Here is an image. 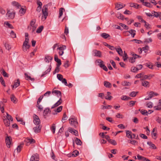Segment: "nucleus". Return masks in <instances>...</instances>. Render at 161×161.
<instances>
[{"mask_svg":"<svg viewBox=\"0 0 161 161\" xmlns=\"http://www.w3.org/2000/svg\"><path fill=\"white\" fill-rule=\"evenodd\" d=\"M10 98L11 101L14 103H17V101H16V98L14 94L11 95Z\"/></svg>","mask_w":161,"mask_h":161,"instance_id":"obj_33","label":"nucleus"},{"mask_svg":"<svg viewBox=\"0 0 161 161\" xmlns=\"http://www.w3.org/2000/svg\"><path fill=\"white\" fill-rule=\"evenodd\" d=\"M101 36L104 39H107V38L110 36V35L108 34L105 33H102L101 34Z\"/></svg>","mask_w":161,"mask_h":161,"instance_id":"obj_34","label":"nucleus"},{"mask_svg":"<svg viewBox=\"0 0 161 161\" xmlns=\"http://www.w3.org/2000/svg\"><path fill=\"white\" fill-rule=\"evenodd\" d=\"M127 32H129L130 34L131 35L132 37H134L136 35V31L134 30H130Z\"/></svg>","mask_w":161,"mask_h":161,"instance_id":"obj_31","label":"nucleus"},{"mask_svg":"<svg viewBox=\"0 0 161 161\" xmlns=\"http://www.w3.org/2000/svg\"><path fill=\"white\" fill-rule=\"evenodd\" d=\"M93 53L94 54V56L99 57H101V53L100 51L97 50H94L93 51Z\"/></svg>","mask_w":161,"mask_h":161,"instance_id":"obj_15","label":"nucleus"},{"mask_svg":"<svg viewBox=\"0 0 161 161\" xmlns=\"http://www.w3.org/2000/svg\"><path fill=\"white\" fill-rule=\"evenodd\" d=\"M33 130H34V131L35 133H38L41 131V127L40 125H39L37 127L36 126V127H34L33 128Z\"/></svg>","mask_w":161,"mask_h":161,"instance_id":"obj_24","label":"nucleus"},{"mask_svg":"<svg viewBox=\"0 0 161 161\" xmlns=\"http://www.w3.org/2000/svg\"><path fill=\"white\" fill-rule=\"evenodd\" d=\"M20 85V82L19 79H17L16 80H15L14 82V85H12V88H14V87L15 88L17 87Z\"/></svg>","mask_w":161,"mask_h":161,"instance_id":"obj_18","label":"nucleus"},{"mask_svg":"<svg viewBox=\"0 0 161 161\" xmlns=\"http://www.w3.org/2000/svg\"><path fill=\"white\" fill-rule=\"evenodd\" d=\"M137 18L140 20V21L142 22H146V21L143 20L140 16H137Z\"/></svg>","mask_w":161,"mask_h":161,"instance_id":"obj_62","label":"nucleus"},{"mask_svg":"<svg viewBox=\"0 0 161 161\" xmlns=\"http://www.w3.org/2000/svg\"><path fill=\"white\" fill-rule=\"evenodd\" d=\"M64 9L63 8H60L59 11V15L58 16V18H60L62 16L63 14V11H64Z\"/></svg>","mask_w":161,"mask_h":161,"instance_id":"obj_38","label":"nucleus"},{"mask_svg":"<svg viewBox=\"0 0 161 161\" xmlns=\"http://www.w3.org/2000/svg\"><path fill=\"white\" fill-rule=\"evenodd\" d=\"M144 5L148 7H152V5L150 3L146 2H144Z\"/></svg>","mask_w":161,"mask_h":161,"instance_id":"obj_57","label":"nucleus"},{"mask_svg":"<svg viewBox=\"0 0 161 161\" xmlns=\"http://www.w3.org/2000/svg\"><path fill=\"white\" fill-rule=\"evenodd\" d=\"M149 48V47L148 46H146L145 47H143L142 48V49H140V51H141V53L142 52V51H144L145 53H146L147 52Z\"/></svg>","mask_w":161,"mask_h":161,"instance_id":"obj_40","label":"nucleus"},{"mask_svg":"<svg viewBox=\"0 0 161 161\" xmlns=\"http://www.w3.org/2000/svg\"><path fill=\"white\" fill-rule=\"evenodd\" d=\"M132 132L130 130H127L126 131V136L129 138L132 139L133 136H132Z\"/></svg>","mask_w":161,"mask_h":161,"instance_id":"obj_22","label":"nucleus"},{"mask_svg":"<svg viewBox=\"0 0 161 161\" xmlns=\"http://www.w3.org/2000/svg\"><path fill=\"white\" fill-rule=\"evenodd\" d=\"M57 77L58 80L60 81L62 80L63 79L62 75L60 74H57Z\"/></svg>","mask_w":161,"mask_h":161,"instance_id":"obj_56","label":"nucleus"},{"mask_svg":"<svg viewBox=\"0 0 161 161\" xmlns=\"http://www.w3.org/2000/svg\"><path fill=\"white\" fill-rule=\"evenodd\" d=\"M5 47L6 49L9 50L11 48V47L10 45H9L8 43H5L4 44Z\"/></svg>","mask_w":161,"mask_h":161,"instance_id":"obj_50","label":"nucleus"},{"mask_svg":"<svg viewBox=\"0 0 161 161\" xmlns=\"http://www.w3.org/2000/svg\"><path fill=\"white\" fill-rule=\"evenodd\" d=\"M62 102V100L61 99V97H60L59 99L57 102L55 104H54L51 107V108H53L55 107H57L58 105H60Z\"/></svg>","mask_w":161,"mask_h":161,"instance_id":"obj_12","label":"nucleus"},{"mask_svg":"<svg viewBox=\"0 0 161 161\" xmlns=\"http://www.w3.org/2000/svg\"><path fill=\"white\" fill-rule=\"evenodd\" d=\"M104 86L106 87L111 88V84L109 82L105 81L104 82Z\"/></svg>","mask_w":161,"mask_h":161,"instance_id":"obj_35","label":"nucleus"},{"mask_svg":"<svg viewBox=\"0 0 161 161\" xmlns=\"http://www.w3.org/2000/svg\"><path fill=\"white\" fill-rule=\"evenodd\" d=\"M11 137L10 136H7L5 139V141L7 146L8 148L10 147V145L11 144Z\"/></svg>","mask_w":161,"mask_h":161,"instance_id":"obj_9","label":"nucleus"},{"mask_svg":"<svg viewBox=\"0 0 161 161\" xmlns=\"http://www.w3.org/2000/svg\"><path fill=\"white\" fill-rule=\"evenodd\" d=\"M25 141L26 142V145L28 146L30 144L32 143H34L35 142V140L32 138H27Z\"/></svg>","mask_w":161,"mask_h":161,"instance_id":"obj_11","label":"nucleus"},{"mask_svg":"<svg viewBox=\"0 0 161 161\" xmlns=\"http://www.w3.org/2000/svg\"><path fill=\"white\" fill-rule=\"evenodd\" d=\"M51 112L50 110L48 108H46L45 109L43 112V115L45 118H46V116L49 113Z\"/></svg>","mask_w":161,"mask_h":161,"instance_id":"obj_16","label":"nucleus"},{"mask_svg":"<svg viewBox=\"0 0 161 161\" xmlns=\"http://www.w3.org/2000/svg\"><path fill=\"white\" fill-rule=\"evenodd\" d=\"M70 124L72 126L76 128L78 125V123L76 119L71 117L69 119Z\"/></svg>","mask_w":161,"mask_h":161,"instance_id":"obj_3","label":"nucleus"},{"mask_svg":"<svg viewBox=\"0 0 161 161\" xmlns=\"http://www.w3.org/2000/svg\"><path fill=\"white\" fill-rule=\"evenodd\" d=\"M7 119H8L9 121H13V119L12 116L9 114L8 113H7Z\"/></svg>","mask_w":161,"mask_h":161,"instance_id":"obj_48","label":"nucleus"},{"mask_svg":"<svg viewBox=\"0 0 161 161\" xmlns=\"http://www.w3.org/2000/svg\"><path fill=\"white\" fill-rule=\"evenodd\" d=\"M116 17L119 19L123 20L124 19V16L120 13H118L116 15Z\"/></svg>","mask_w":161,"mask_h":161,"instance_id":"obj_41","label":"nucleus"},{"mask_svg":"<svg viewBox=\"0 0 161 161\" xmlns=\"http://www.w3.org/2000/svg\"><path fill=\"white\" fill-rule=\"evenodd\" d=\"M62 108L63 106H60L57 108L56 110L55 111V112H57L58 113L60 112L62 110Z\"/></svg>","mask_w":161,"mask_h":161,"instance_id":"obj_64","label":"nucleus"},{"mask_svg":"<svg viewBox=\"0 0 161 161\" xmlns=\"http://www.w3.org/2000/svg\"><path fill=\"white\" fill-rule=\"evenodd\" d=\"M116 51L121 56H123V51L121 48L119 47L118 48L115 49Z\"/></svg>","mask_w":161,"mask_h":161,"instance_id":"obj_30","label":"nucleus"},{"mask_svg":"<svg viewBox=\"0 0 161 161\" xmlns=\"http://www.w3.org/2000/svg\"><path fill=\"white\" fill-rule=\"evenodd\" d=\"M55 125L54 124H52V126L50 128V129L53 134L55 132Z\"/></svg>","mask_w":161,"mask_h":161,"instance_id":"obj_45","label":"nucleus"},{"mask_svg":"<svg viewBox=\"0 0 161 161\" xmlns=\"http://www.w3.org/2000/svg\"><path fill=\"white\" fill-rule=\"evenodd\" d=\"M4 24L8 26V27L10 29H13V26L8 22L6 21L4 22Z\"/></svg>","mask_w":161,"mask_h":161,"instance_id":"obj_51","label":"nucleus"},{"mask_svg":"<svg viewBox=\"0 0 161 161\" xmlns=\"http://www.w3.org/2000/svg\"><path fill=\"white\" fill-rule=\"evenodd\" d=\"M3 122L6 126H9L10 124V121L5 119H4Z\"/></svg>","mask_w":161,"mask_h":161,"instance_id":"obj_44","label":"nucleus"},{"mask_svg":"<svg viewBox=\"0 0 161 161\" xmlns=\"http://www.w3.org/2000/svg\"><path fill=\"white\" fill-rule=\"evenodd\" d=\"M54 60L58 63L57 65L60 66L61 64V60L58 58V56L57 55H55L54 56Z\"/></svg>","mask_w":161,"mask_h":161,"instance_id":"obj_17","label":"nucleus"},{"mask_svg":"<svg viewBox=\"0 0 161 161\" xmlns=\"http://www.w3.org/2000/svg\"><path fill=\"white\" fill-rule=\"evenodd\" d=\"M1 74L5 77H8V74L3 69H2L1 70Z\"/></svg>","mask_w":161,"mask_h":161,"instance_id":"obj_32","label":"nucleus"},{"mask_svg":"<svg viewBox=\"0 0 161 161\" xmlns=\"http://www.w3.org/2000/svg\"><path fill=\"white\" fill-rule=\"evenodd\" d=\"M121 99L124 100H128L131 99V98L126 96H123L121 98Z\"/></svg>","mask_w":161,"mask_h":161,"instance_id":"obj_46","label":"nucleus"},{"mask_svg":"<svg viewBox=\"0 0 161 161\" xmlns=\"http://www.w3.org/2000/svg\"><path fill=\"white\" fill-rule=\"evenodd\" d=\"M16 118L17 121L21 122L20 123L23 125H25V122L23 121L22 118H19V117H16Z\"/></svg>","mask_w":161,"mask_h":161,"instance_id":"obj_39","label":"nucleus"},{"mask_svg":"<svg viewBox=\"0 0 161 161\" xmlns=\"http://www.w3.org/2000/svg\"><path fill=\"white\" fill-rule=\"evenodd\" d=\"M31 45L29 44L28 43H23V46H22V48L24 52H25L27 50V49L29 48L30 47Z\"/></svg>","mask_w":161,"mask_h":161,"instance_id":"obj_10","label":"nucleus"},{"mask_svg":"<svg viewBox=\"0 0 161 161\" xmlns=\"http://www.w3.org/2000/svg\"><path fill=\"white\" fill-rule=\"evenodd\" d=\"M14 12L11 11L9 10H8L6 16L8 19H13L14 17Z\"/></svg>","mask_w":161,"mask_h":161,"instance_id":"obj_4","label":"nucleus"},{"mask_svg":"<svg viewBox=\"0 0 161 161\" xmlns=\"http://www.w3.org/2000/svg\"><path fill=\"white\" fill-rule=\"evenodd\" d=\"M123 58L124 61H125L128 58L127 54L125 51H124V55L123 56Z\"/></svg>","mask_w":161,"mask_h":161,"instance_id":"obj_54","label":"nucleus"},{"mask_svg":"<svg viewBox=\"0 0 161 161\" xmlns=\"http://www.w3.org/2000/svg\"><path fill=\"white\" fill-rule=\"evenodd\" d=\"M69 66V61L68 60L66 61L64 64V67L65 68L68 67Z\"/></svg>","mask_w":161,"mask_h":161,"instance_id":"obj_58","label":"nucleus"},{"mask_svg":"<svg viewBox=\"0 0 161 161\" xmlns=\"http://www.w3.org/2000/svg\"><path fill=\"white\" fill-rule=\"evenodd\" d=\"M59 66H58V65H57V67L56 68L55 70L53 72V74H56V73H58L59 71Z\"/></svg>","mask_w":161,"mask_h":161,"instance_id":"obj_61","label":"nucleus"},{"mask_svg":"<svg viewBox=\"0 0 161 161\" xmlns=\"http://www.w3.org/2000/svg\"><path fill=\"white\" fill-rule=\"evenodd\" d=\"M139 111H140L141 114L143 115H147L149 113L145 109H139Z\"/></svg>","mask_w":161,"mask_h":161,"instance_id":"obj_26","label":"nucleus"},{"mask_svg":"<svg viewBox=\"0 0 161 161\" xmlns=\"http://www.w3.org/2000/svg\"><path fill=\"white\" fill-rule=\"evenodd\" d=\"M142 85L144 87H149V83L147 81L144 80L142 82Z\"/></svg>","mask_w":161,"mask_h":161,"instance_id":"obj_29","label":"nucleus"},{"mask_svg":"<svg viewBox=\"0 0 161 161\" xmlns=\"http://www.w3.org/2000/svg\"><path fill=\"white\" fill-rule=\"evenodd\" d=\"M53 94H55L56 95H57L58 97H62V93L61 92L58 90H53L52 92Z\"/></svg>","mask_w":161,"mask_h":161,"instance_id":"obj_14","label":"nucleus"},{"mask_svg":"<svg viewBox=\"0 0 161 161\" xmlns=\"http://www.w3.org/2000/svg\"><path fill=\"white\" fill-rule=\"evenodd\" d=\"M141 57L139 55L135 54L133 55V56L130 57L129 59V62L131 63H133L135 62V59L137 58H140Z\"/></svg>","mask_w":161,"mask_h":161,"instance_id":"obj_7","label":"nucleus"},{"mask_svg":"<svg viewBox=\"0 0 161 161\" xmlns=\"http://www.w3.org/2000/svg\"><path fill=\"white\" fill-rule=\"evenodd\" d=\"M119 25L125 29L128 30L129 29L128 27L124 24L121 23Z\"/></svg>","mask_w":161,"mask_h":161,"instance_id":"obj_60","label":"nucleus"},{"mask_svg":"<svg viewBox=\"0 0 161 161\" xmlns=\"http://www.w3.org/2000/svg\"><path fill=\"white\" fill-rule=\"evenodd\" d=\"M130 6L137 9L139 8L140 7L139 5L135 3H130Z\"/></svg>","mask_w":161,"mask_h":161,"instance_id":"obj_27","label":"nucleus"},{"mask_svg":"<svg viewBox=\"0 0 161 161\" xmlns=\"http://www.w3.org/2000/svg\"><path fill=\"white\" fill-rule=\"evenodd\" d=\"M110 62L111 64L112 65L114 68L115 69L117 68V67L116 66L115 63L113 60H111L110 61Z\"/></svg>","mask_w":161,"mask_h":161,"instance_id":"obj_63","label":"nucleus"},{"mask_svg":"<svg viewBox=\"0 0 161 161\" xmlns=\"http://www.w3.org/2000/svg\"><path fill=\"white\" fill-rule=\"evenodd\" d=\"M10 36L11 37L13 38H14L16 37V35L14 31H12L10 33Z\"/></svg>","mask_w":161,"mask_h":161,"instance_id":"obj_59","label":"nucleus"},{"mask_svg":"<svg viewBox=\"0 0 161 161\" xmlns=\"http://www.w3.org/2000/svg\"><path fill=\"white\" fill-rule=\"evenodd\" d=\"M42 20L44 21L47 18L48 16V6L47 5H44L42 10Z\"/></svg>","mask_w":161,"mask_h":161,"instance_id":"obj_1","label":"nucleus"},{"mask_svg":"<svg viewBox=\"0 0 161 161\" xmlns=\"http://www.w3.org/2000/svg\"><path fill=\"white\" fill-rule=\"evenodd\" d=\"M137 159L141 161H150L149 159L143 156L140 155L139 154L137 155Z\"/></svg>","mask_w":161,"mask_h":161,"instance_id":"obj_13","label":"nucleus"},{"mask_svg":"<svg viewBox=\"0 0 161 161\" xmlns=\"http://www.w3.org/2000/svg\"><path fill=\"white\" fill-rule=\"evenodd\" d=\"M107 93L108 95L106 96L105 99L109 100H111L112 98V97L110 95L111 94V92H107Z\"/></svg>","mask_w":161,"mask_h":161,"instance_id":"obj_37","label":"nucleus"},{"mask_svg":"<svg viewBox=\"0 0 161 161\" xmlns=\"http://www.w3.org/2000/svg\"><path fill=\"white\" fill-rule=\"evenodd\" d=\"M12 4L17 8H20L21 7L20 5L16 1H13L11 3Z\"/></svg>","mask_w":161,"mask_h":161,"instance_id":"obj_21","label":"nucleus"},{"mask_svg":"<svg viewBox=\"0 0 161 161\" xmlns=\"http://www.w3.org/2000/svg\"><path fill=\"white\" fill-rule=\"evenodd\" d=\"M157 131V128H154L153 129V130L152 131V137L154 139H156V136L157 135L156 133H154V131Z\"/></svg>","mask_w":161,"mask_h":161,"instance_id":"obj_25","label":"nucleus"},{"mask_svg":"<svg viewBox=\"0 0 161 161\" xmlns=\"http://www.w3.org/2000/svg\"><path fill=\"white\" fill-rule=\"evenodd\" d=\"M75 142H76V143L77 145H81L82 144V142H81V140L80 139H79L77 138H76V140H75Z\"/></svg>","mask_w":161,"mask_h":161,"instance_id":"obj_47","label":"nucleus"},{"mask_svg":"<svg viewBox=\"0 0 161 161\" xmlns=\"http://www.w3.org/2000/svg\"><path fill=\"white\" fill-rule=\"evenodd\" d=\"M79 154V152L76 150H75L72 153L70 157H75L78 155Z\"/></svg>","mask_w":161,"mask_h":161,"instance_id":"obj_36","label":"nucleus"},{"mask_svg":"<svg viewBox=\"0 0 161 161\" xmlns=\"http://www.w3.org/2000/svg\"><path fill=\"white\" fill-rule=\"evenodd\" d=\"M43 26L42 25H41L37 29L36 32L38 33H40L42 31L43 29Z\"/></svg>","mask_w":161,"mask_h":161,"instance_id":"obj_43","label":"nucleus"},{"mask_svg":"<svg viewBox=\"0 0 161 161\" xmlns=\"http://www.w3.org/2000/svg\"><path fill=\"white\" fill-rule=\"evenodd\" d=\"M53 58L52 57H51L48 55H46L45 57L44 60L46 62L49 63L50 62Z\"/></svg>","mask_w":161,"mask_h":161,"instance_id":"obj_19","label":"nucleus"},{"mask_svg":"<svg viewBox=\"0 0 161 161\" xmlns=\"http://www.w3.org/2000/svg\"><path fill=\"white\" fill-rule=\"evenodd\" d=\"M36 21L35 19H32L30 22V25L32 27V32L34 31L37 27V25H35Z\"/></svg>","mask_w":161,"mask_h":161,"instance_id":"obj_6","label":"nucleus"},{"mask_svg":"<svg viewBox=\"0 0 161 161\" xmlns=\"http://www.w3.org/2000/svg\"><path fill=\"white\" fill-rule=\"evenodd\" d=\"M96 62L97 63L98 66H99L100 68H102L104 70L106 71H108V69L107 67L104 64V62L102 60L100 59H97Z\"/></svg>","mask_w":161,"mask_h":161,"instance_id":"obj_2","label":"nucleus"},{"mask_svg":"<svg viewBox=\"0 0 161 161\" xmlns=\"http://www.w3.org/2000/svg\"><path fill=\"white\" fill-rule=\"evenodd\" d=\"M147 144L150 146L151 148L153 149H156V148L155 145L153 144L151 142H148Z\"/></svg>","mask_w":161,"mask_h":161,"instance_id":"obj_28","label":"nucleus"},{"mask_svg":"<svg viewBox=\"0 0 161 161\" xmlns=\"http://www.w3.org/2000/svg\"><path fill=\"white\" fill-rule=\"evenodd\" d=\"M51 66H50L48 69H47L46 71L43 72V73L41 75V77H43L47 73H49L51 71Z\"/></svg>","mask_w":161,"mask_h":161,"instance_id":"obj_23","label":"nucleus"},{"mask_svg":"<svg viewBox=\"0 0 161 161\" xmlns=\"http://www.w3.org/2000/svg\"><path fill=\"white\" fill-rule=\"evenodd\" d=\"M24 145V143H21L20 144H19V146H18L17 148L14 151V152L16 150L17 151V153H19L20 152L21 149L22 148L23 146Z\"/></svg>","mask_w":161,"mask_h":161,"instance_id":"obj_20","label":"nucleus"},{"mask_svg":"<svg viewBox=\"0 0 161 161\" xmlns=\"http://www.w3.org/2000/svg\"><path fill=\"white\" fill-rule=\"evenodd\" d=\"M108 142L114 145H115L117 144L116 142L114 140L110 139Z\"/></svg>","mask_w":161,"mask_h":161,"instance_id":"obj_52","label":"nucleus"},{"mask_svg":"<svg viewBox=\"0 0 161 161\" xmlns=\"http://www.w3.org/2000/svg\"><path fill=\"white\" fill-rule=\"evenodd\" d=\"M123 7V5L121 4L116 3L115 4V8L117 10L122 8Z\"/></svg>","mask_w":161,"mask_h":161,"instance_id":"obj_42","label":"nucleus"},{"mask_svg":"<svg viewBox=\"0 0 161 161\" xmlns=\"http://www.w3.org/2000/svg\"><path fill=\"white\" fill-rule=\"evenodd\" d=\"M153 103H152L150 102L147 103V106L149 108H151L153 106Z\"/></svg>","mask_w":161,"mask_h":161,"instance_id":"obj_49","label":"nucleus"},{"mask_svg":"<svg viewBox=\"0 0 161 161\" xmlns=\"http://www.w3.org/2000/svg\"><path fill=\"white\" fill-rule=\"evenodd\" d=\"M137 93L138 92H135L133 91L131 92L130 95L132 97H134L136 96Z\"/></svg>","mask_w":161,"mask_h":161,"instance_id":"obj_55","label":"nucleus"},{"mask_svg":"<svg viewBox=\"0 0 161 161\" xmlns=\"http://www.w3.org/2000/svg\"><path fill=\"white\" fill-rule=\"evenodd\" d=\"M66 48V46L65 45H63L62 47H58L57 48V50H59V51H63Z\"/></svg>","mask_w":161,"mask_h":161,"instance_id":"obj_53","label":"nucleus"},{"mask_svg":"<svg viewBox=\"0 0 161 161\" xmlns=\"http://www.w3.org/2000/svg\"><path fill=\"white\" fill-rule=\"evenodd\" d=\"M33 122L34 124L36 125H39L40 123V120L39 117L36 114H34L33 115Z\"/></svg>","mask_w":161,"mask_h":161,"instance_id":"obj_5","label":"nucleus"},{"mask_svg":"<svg viewBox=\"0 0 161 161\" xmlns=\"http://www.w3.org/2000/svg\"><path fill=\"white\" fill-rule=\"evenodd\" d=\"M39 157L37 154H33L30 159V161H39Z\"/></svg>","mask_w":161,"mask_h":161,"instance_id":"obj_8","label":"nucleus"}]
</instances>
